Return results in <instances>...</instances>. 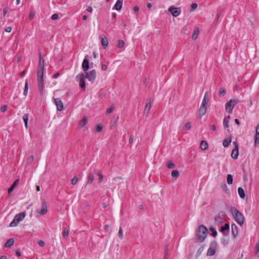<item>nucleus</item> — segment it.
Wrapping results in <instances>:
<instances>
[{
	"instance_id": "obj_1",
	"label": "nucleus",
	"mask_w": 259,
	"mask_h": 259,
	"mask_svg": "<svg viewBox=\"0 0 259 259\" xmlns=\"http://www.w3.org/2000/svg\"><path fill=\"white\" fill-rule=\"evenodd\" d=\"M44 60L41 56L39 55V62L38 66V71L37 73V79L38 85L39 89V92L41 95L43 94L44 86Z\"/></svg>"
},
{
	"instance_id": "obj_2",
	"label": "nucleus",
	"mask_w": 259,
	"mask_h": 259,
	"mask_svg": "<svg viewBox=\"0 0 259 259\" xmlns=\"http://www.w3.org/2000/svg\"><path fill=\"white\" fill-rule=\"evenodd\" d=\"M230 211L236 222L240 226H242L245 221V218L243 214L235 207H231Z\"/></svg>"
},
{
	"instance_id": "obj_3",
	"label": "nucleus",
	"mask_w": 259,
	"mask_h": 259,
	"mask_svg": "<svg viewBox=\"0 0 259 259\" xmlns=\"http://www.w3.org/2000/svg\"><path fill=\"white\" fill-rule=\"evenodd\" d=\"M208 234L207 228L204 225H200L199 227L197 232V240L199 242H203Z\"/></svg>"
},
{
	"instance_id": "obj_4",
	"label": "nucleus",
	"mask_w": 259,
	"mask_h": 259,
	"mask_svg": "<svg viewBox=\"0 0 259 259\" xmlns=\"http://www.w3.org/2000/svg\"><path fill=\"white\" fill-rule=\"evenodd\" d=\"M208 93L206 92L205 93L201 104L199 109V116L201 117L204 116L206 112L207 107V99L208 98Z\"/></svg>"
},
{
	"instance_id": "obj_5",
	"label": "nucleus",
	"mask_w": 259,
	"mask_h": 259,
	"mask_svg": "<svg viewBox=\"0 0 259 259\" xmlns=\"http://www.w3.org/2000/svg\"><path fill=\"white\" fill-rule=\"evenodd\" d=\"M25 217V213L24 212L19 213L16 214L13 221L11 222L10 227H16L18 224L24 219Z\"/></svg>"
},
{
	"instance_id": "obj_6",
	"label": "nucleus",
	"mask_w": 259,
	"mask_h": 259,
	"mask_svg": "<svg viewBox=\"0 0 259 259\" xmlns=\"http://www.w3.org/2000/svg\"><path fill=\"white\" fill-rule=\"evenodd\" d=\"M238 103V100L231 99L225 104V110L229 114H232L235 105Z\"/></svg>"
},
{
	"instance_id": "obj_7",
	"label": "nucleus",
	"mask_w": 259,
	"mask_h": 259,
	"mask_svg": "<svg viewBox=\"0 0 259 259\" xmlns=\"http://www.w3.org/2000/svg\"><path fill=\"white\" fill-rule=\"evenodd\" d=\"M85 77L91 83L95 82L96 78V71L95 70H92L85 73Z\"/></svg>"
},
{
	"instance_id": "obj_8",
	"label": "nucleus",
	"mask_w": 259,
	"mask_h": 259,
	"mask_svg": "<svg viewBox=\"0 0 259 259\" xmlns=\"http://www.w3.org/2000/svg\"><path fill=\"white\" fill-rule=\"evenodd\" d=\"M85 75L82 74H79L77 75L76 78L79 81V85L83 91L85 90V83L84 80Z\"/></svg>"
},
{
	"instance_id": "obj_9",
	"label": "nucleus",
	"mask_w": 259,
	"mask_h": 259,
	"mask_svg": "<svg viewBox=\"0 0 259 259\" xmlns=\"http://www.w3.org/2000/svg\"><path fill=\"white\" fill-rule=\"evenodd\" d=\"M168 11L171 13L172 15L175 17H178L181 14V9L180 8H176L174 7H170L168 9Z\"/></svg>"
},
{
	"instance_id": "obj_10",
	"label": "nucleus",
	"mask_w": 259,
	"mask_h": 259,
	"mask_svg": "<svg viewBox=\"0 0 259 259\" xmlns=\"http://www.w3.org/2000/svg\"><path fill=\"white\" fill-rule=\"evenodd\" d=\"M217 243L213 242L211 243L210 247L208 248L207 251V255L209 256L213 255L215 253V247Z\"/></svg>"
},
{
	"instance_id": "obj_11",
	"label": "nucleus",
	"mask_w": 259,
	"mask_h": 259,
	"mask_svg": "<svg viewBox=\"0 0 259 259\" xmlns=\"http://www.w3.org/2000/svg\"><path fill=\"white\" fill-rule=\"evenodd\" d=\"M54 103L57 106V109L58 111H61L63 110L64 107L63 103L59 99H54Z\"/></svg>"
},
{
	"instance_id": "obj_12",
	"label": "nucleus",
	"mask_w": 259,
	"mask_h": 259,
	"mask_svg": "<svg viewBox=\"0 0 259 259\" xmlns=\"http://www.w3.org/2000/svg\"><path fill=\"white\" fill-rule=\"evenodd\" d=\"M82 69L84 71H87L89 69V62L88 60V56L87 55L83 60L82 64Z\"/></svg>"
},
{
	"instance_id": "obj_13",
	"label": "nucleus",
	"mask_w": 259,
	"mask_h": 259,
	"mask_svg": "<svg viewBox=\"0 0 259 259\" xmlns=\"http://www.w3.org/2000/svg\"><path fill=\"white\" fill-rule=\"evenodd\" d=\"M47 212H48V207H47V203L46 201H44L42 202L41 208L40 210L38 211V212L41 215H44V214H46L47 213Z\"/></svg>"
},
{
	"instance_id": "obj_14",
	"label": "nucleus",
	"mask_w": 259,
	"mask_h": 259,
	"mask_svg": "<svg viewBox=\"0 0 259 259\" xmlns=\"http://www.w3.org/2000/svg\"><path fill=\"white\" fill-rule=\"evenodd\" d=\"M259 144V124L256 126L254 146L256 147Z\"/></svg>"
},
{
	"instance_id": "obj_15",
	"label": "nucleus",
	"mask_w": 259,
	"mask_h": 259,
	"mask_svg": "<svg viewBox=\"0 0 259 259\" xmlns=\"http://www.w3.org/2000/svg\"><path fill=\"white\" fill-rule=\"evenodd\" d=\"M123 1V0H117L114 6V9L120 11L122 8Z\"/></svg>"
},
{
	"instance_id": "obj_16",
	"label": "nucleus",
	"mask_w": 259,
	"mask_h": 259,
	"mask_svg": "<svg viewBox=\"0 0 259 259\" xmlns=\"http://www.w3.org/2000/svg\"><path fill=\"white\" fill-rule=\"evenodd\" d=\"M231 142H232L231 137L229 136V137H227L223 141V146L225 148L228 147L229 146L230 144L231 143Z\"/></svg>"
},
{
	"instance_id": "obj_17",
	"label": "nucleus",
	"mask_w": 259,
	"mask_h": 259,
	"mask_svg": "<svg viewBox=\"0 0 259 259\" xmlns=\"http://www.w3.org/2000/svg\"><path fill=\"white\" fill-rule=\"evenodd\" d=\"M230 118L231 116L230 115H228L224 118L223 120V125L225 128H228L229 127V123Z\"/></svg>"
},
{
	"instance_id": "obj_18",
	"label": "nucleus",
	"mask_w": 259,
	"mask_h": 259,
	"mask_svg": "<svg viewBox=\"0 0 259 259\" xmlns=\"http://www.w3.org/2000/svg\"><path fill=\"white\" fill-rule=\"evenodd\" d=\"M232 228V234L234 238H236V237L238 235V230H237V227L235 224H233L231 226Z\"/></svg>"
},
{
	"instance_id": "obj_19",
	"label": "nucleus",
	"mask_w": 259,
	"mask_h": 259,
	"mask_svg": "<svg viewBox=\"0 0 259 259\" xmlns=\"http://www.w3.org/2000/svg\"><path fill=\"white\" fill-rule=\"evenodd\" d=\"M150 108H151V99H148L147 100V103L145 105V107L144 109V112L147 114L148 113L150 110Z\"/></svg>"
},
{
	"instance_id": "obj_20",
	"label": "nucleus",
	"mask_w": 259,
	"mask_h": 259,
	"mask_svg": "<svg viewBox=\"0 0 259 259\" xmlns=\"http://www.w3.org/2000/svg\"><path fill=\"white\" fill-rule=\"evenodd\" d=\"M239 154V149H234L231 153V157L234 159H237Z\"/></svg>"
},
{
	"instance_id": "obj_21",
	"label": "nucleus",
	"mask_w": 259,
	"mask_h": 259,
	"mask_svg": "<svg viewBox=\"0 0 259 259\" xmlns=\"http://www.w3.org/2000/svg\"><path fill=\"white\" fill-rule=\"evenodd\" d=\"M101 44L102 46L105 48L108 46L109 42L106 36L101 37Z\"/></svg>"
},
{
	"instance_id": "obj_22",
	"label": "nucleus",
	"mask_w": 259,
	"mask_h": 259,
	"mask_svg": "<svg viewBox=\"0 0 259 259\" xmlns=\"http://www.w3.org/2000/svg\"><path fill=\"white\" fill-rule=\"evenodd\" d=\"M208 147V145L205 141H201L200 143V148L203 151L206 150Z\"/></svg>"
},
{
	"instance_id": "obj_23",
	"label": "nucleus",
	"mask_w": 259,
	"mask_h": 259,
	"mask_svg": "<svg viewBox=\"0 0 259 259\" xmlns=\"http://www.w3.org/2000/svg\"><path fill=\"white\" fill-rule=\"evenodd\" d=\"M14 243V240L13 238L8 239L4 245L5 247H10L12 246Z\"/></svg>"
},
{
	"instance_id": "obj_24",
	"label": "nucleus",
	"mask_w": 259,
	"mask_h": 259,
	"mask_svg": "<svg viewBox=\"0 0 259 259\" xmlns=\"http://www.w3.org/2000/svg\"><path fill=\"white\" fill-rule=\"evenodd\" d=\"M19 182V180L17 179V180H16L13 183V184L12 185V186H11V187L10 188L8 189V192L9 193V195L11 194V193L13 191L14 189L15 188V187H16V185L17 184V183H18Z\"/></svg>"
},
{
	"instance_id": "obj_25",
	"label": "nucleus",
	"mask_w": 259,
	"mask_h": 259,
	"mask_svg": "<svg viewBox=\"0 0 259 259\" xmlns=\"http://www.w3.org/2000/svg\"><path fill=\"white\" fill-rule=\"evenodd\" d=\"M8 12V8L7 7L5 8L3 10V15L2 17H0V23L4 24L5 22V17Z\"/></svg>"
},
{
	"instance_id": "obj_26",
	"label": "nucleus",
	"mask_w": 259,
	"mask_h": 259,
	"mask_svg": "<svg viewBox=\"0 0 259 259\" xmlns=\"http://www.w3.org/2000/svg\"><path fill=\"white\" fill-rule=\"evenodd\" d=\"M238 193L241 198H244L245 196V194L244 190L241 187L238 188Z\"/></svg>"
},
{
	"instance_id": "obj_27",
	"label": "nucleus",
	"mask_w": 259,
	"mask_h": 259,
	"mask_svg": "<svg viewBox=\"0 0 259 259\" xmlns=\"http://www.w3.org/2000/svg\"><path fill=\"white\" fill-rule=\"evenodd\" d=\"M229 228H230V226H229V224L226 223L223 226H222L221 227L220 231L224 233L225 231H228L229 230Z\"/></svg>"
},
{
	"instance_id": "obj_28",
	"label": "nucleus",
	"mask_w": 259,
	"mask_h": 259,
	"mask_svg": "<svg viewBox=\"0 0 259 259\" xmlns=\"http://www.w3.org/2000/svg\"><path fill=\"white\" fill-rule=\"evenodd\" d=\"M199 29L197 28V29H195L192 34V39L193 40H195L197 37H198V35L199 34Z\"/></svg>"
},
{
	"instance_id": "obj_29",
	"label": "nucleus",
	"mask_w": 259,
	"mask_h": 259,
	"mask_svg": "<svg viewBox=\"0 0 259 259\" xmlns=\"http://www.w3.org/2000/svg\"><path fill=\"white\" fill-rule=\"evenodd\" d=\"M87 123V118L86 117H84L79 122V126L81 127H83Z\"/></svg>"
},
{
	"instance_id": "obj_30",
	"label": "nucleus",
	"mask_w": 259,
	"mask_h": 259,
	"mask_svg": "<svg viewBox=\"0 0 259 259\" xmlns=\"http://www.w3.org/2000/svg\"><path fill=\"white\" fill-rule=\"evenodd\" d=\"M254 254L255 256L259 257V241L255 244Z\"/></svg>"
},
{
	"instance_id": "obj_31",
	"label": "nucleus",
	"mask_w": 259,
	"mask_h": 259,
	"mask_svg": "<svg viewBox=\"0 0 259 259\" xmlns=\"http://www.w3.org/2000/svg\"><path fill=\"white\" fill-rule=\"evenodd\" d=\"M94 180V175L92 173H90L88 177V183L91 184Z\"/></svg>"
},
{
	"instance_id": "obj_32",
	"label": "nucleus",
	"mask_w": 259,
	"mask_h": 259,
	"mask_svg": "<svg viewBox=\"0 0 259 259\" xmlns=\"http://www.w3.org/2000/svg\"><path fill=\"white\" fill-rule=\"evenodd\" d=\"M227 181L229 185H231L233 183V178L231 175L229 174L227 176Z\"/></svg>"
},
{
	"instance_id": "obj_33",
	"label": "nucleus",
	"mask_w": 259,
	"mask_h": 259,
	"mask_svg": "<svg viewBox=\"0 0 259 259\" xmlns=\"http://www.w3.org/2000/svg\"><path fill=\"white\" fill-rule=\"evenodd\" d=\"M28 91V81L26 80L25 83V88L23 92V94L25 96H27Z\"/></svg>"
},
{
	"instance_id": "obj_34",
	"label": "nucleus",
	"mask_w": 259,
	"mask_h": 259,
	"mask_svg": "<svg viewBox=\"0 0 259 259\" xmlns=\"http://www.w3.org/2000/svg\"><path fill=\"white\" fill-rule=\"evenodd\" d=\"M23 119L25 123V127L27 128L28 126V117L27 114H24L23 116Z\"/></svg>"
},
{
	"instance_id": "obj_35",
	"label": "nucleus",
	"mask_w": 259,
	"mask_h": 259,
	"mask_svg": "<svg viewBox=\"0 0 259 259\" xmlns=\"http://www.w3.org/2000/svg\"><path fill=\"white\" fill-rule=\"evenodd\" d=\"M171 175L172 177L176 178L179 176L180 173L178 170H173L171 171Z\"/></svg>"
},
{
	"instance_id": "obj_36",
	"label": "nucleus",
	"mask_w": 259,
	"mask_h": 259,
	"mask_svg": "<svg viewBox=\"0 0 259 259\" xmlns=\"http://www.w3.org/2000/svg\"><path fill=\"white\" fill-rule=\"evenodd\" d=\"M168 168H172L175 166V164L171 161H168L166 163Z\"/></svg>"
},
{
	"instance_id": "obj_37",
	"label": "nucleus",
	"mask_w": 259,
	"mask_h": 259,
	"mask_svg": "<svg viewBox=\"0 0 259 259\" xmlns=\"http://www.w3.org/2000/svg\"><path fill=\"white\" fill-rule=\"evenodd\" d=\"M226 94L225 89L224 88H221L219 91V95L220 96H224Z\"/></svg>"
},
{
	"instance_id": "obj_38",
	"label": "nucleus",
	"mask_w": 259,
	"mask_h": 259,
	"mask_svg": "<svg viewBox=\"0 0 259 259\" xmlns=\"http://www.w3.org/2000/svg\"><path fill=\"white\" fill-rule=\"evenodd\" d=\"M97 175L99 177L98 182H99V183H101L103 181V179L102 172L101 171H98L97 172Z\"/></svg>"
},
{
	"instance_id": "obj_39",
	"label": "nucleus",
	"mask_w": 259,
	"mask_h": 259,
	"mask_svg": "<svg viewBox=\"0 0 259 259\" xmlns=\"http://www.w3.org/2000/svg\"><path fill=\"white\" fill-rule=\"evenodd\" d=\"M197 6L198 5L196 3H192L191 5L190 11L193 12L197 8Z\"/></svg>"
},
{
	"instance_id": "obj_40",
	"label": "nucleus",
	"mask_w": 259,
	"mask_h": 259,
	"mask_svg": "<svg viewBox=\"0 0 259 259\" xmlns=\"http://www.w3.org/2000/svg\"><path fill=\"white\" fill-rule=\"evenodd\" d=\"M124 42L123 40H119L118 41V44H117V47L119 48H122L124 47Z\"/></svg>"
},
{
	"instance_id": "obj_41",
	"label": "nucleus",
	"mask_w": 259,
	"mask_h": 259,
	"mask_svg": "<svg viewBox=\"0 0 259 259\" xmlns=\"http://www.w3.org/2000/svg\"><path fill=\"white\" fill-rule=\"evenodd\" d=\"M191 124L190 122L187 123L184 127H183V130L184 131H188L191 128Z\"/></svg>"
},
{
	"instance_id": "obj_42",
	"label": "nucleus",
	"mask_w": 259,
	"mask_h": 259,
	"mask_svg": "<svg viewBox=\"0 0 259 259\" xmlns=\"http://www.w3.org/2000/svg\"><path fill=\"white\" fill-rule=\"evenodd\" d=\"M69 231L67 228H65L63 230V236L64 238H67L68 236Z\"/></svg>"
},
{
	"instance_id": "obj_43",
	"label": "nucleus",
	"mask_w": 259,
	"mask_h": 259,
	"mask_svg": "<svg viewBox=\"0 0 259 259\" xmlns=\"http://www.w3.org/2000/svg\"><path fill=\"white\" fill-rule=\"evenodd\" d=\"M114 105H111L110 106V107H109V108H108L106 110V114H109L110 113H111L113 110H114Z\"/></svg>"
},
{
	"instance_id": "obj_44",
	"label": "nucleus",
	"mask_w": 259,
	"mask_h": 259,
	"mask_svg": "<svg viewBox=\"0 0 259 259\" xmlns=\"http://www.w3.org/2000/svg\"><path fill=\"white\" fill-rule=\"evenodd\" d=\"M102 129H103L102 126L100 124H98L96 126L95 130H96V132L99 133L102 131Z\"/></svg>"
},
{
	"instance_id": "obj_45",
	"label": "nucleus",
	"mask_w": 259,
	"mask_h": 259,
	"mask_svg": "<svg viewBox=\"0 0 259 259\" xmlns=\"http://www.w3.org/2000/svg\"><path fill=\"white\" fill-rule=\"evenodd\" d=\"M210 230L211 232L212 236L214 237H215L217 235V232L213 228H210Z\"/></svg>"
},
{
	"instance_id": "obj_46",
	"label": "nucleus",
	"mask_w": 259,
	"mask_h": 259,
	"mask_svg": "<svg viewBox=\"0 0 259 259\" xmlns=\"http://www.w3.org/2000/svg\"><path fill=\"white\" fill-rule=\"evenodd\" d=\"M77 181H78V179H77V177H73L72 178V179L71 180V184L72 185H75L77 183Z\"/></svg>"
},
{
	"instance_id": "obj_47",
	"label": "nucleus",
	"mask_w": 259,
	"mask_h": 259,
	"mask_svg": "<svg viewBox=\"0 0 259 259\" xmlns=\"http://www.w3.org/2000/svg\"><path fill=\"white\" fill-rule=\"evenodd\" d=\"M59 18V15L58 14L56 13V14H54L53 15H52L51 16V19L52 20H56L57 19H58Z\"/></svg>"
},
{
	"instance_id": "obj_48",
	"label": "nucleus",
	"mask_w": 259,
	"mask_h": 259,
	"mask_svg": "<svg viewBox=\"0 0 259 259\" xmlns=\"http://www.w3.org/2000/svg\"><path fill=\"white\" fill-rule=\"evenodd\" d=\"M118 236L120 238H122L123 237L122 229L121 227L119 228L118 231Z\"/></svg>"
},
{
	"instance_id": "obj_49",
	"label": "nucleus",
	"mask_w": 259,
	"mask_h": 259,
	"mask_svg": "<svg viewBox=\"0 0 259 259\" xmlns=\"http://www.w3.org/2000/svg\"><path fill=\"white\" fill-rule=\"evenodd\" d=\"M7 108H8V107L7 105H3L1 107V111L2 112H5L7 110Z\"/></svg>"
},
{
	"instance_id": "obj_50",
	"label": "nucleus",
	"mask_w": 259,
	"mask_h": 259,
	"mask_svg": "<svg viewBox=\"0 0 259 259\" xmlns=\"http://www.w3.org/2000/svg\"><path fill=\"white\" fill-rule=\"evenodd\" d=\"M34 16H35V13H34V12L33 11H32V12L30 13V14H29V19L30 20H32V19L34 18Z\"/></svg>"
},
{
	"instance_id": "obj_51",
	"label": "nucleus",
	"mask_w": 259,
	"mask_h": 259,
	"mask_svg": "<svg viewBox=\"0 0 259 259\" xmlns=\"http://www.w3.org/2000/svg\"><path fill=\"white\" fill-rule=\"evenodd\" d=\"M37 244L40 246H41V247L44 246L45 245V243L43 240H39L38 241H37Z\"/></svg>"
},
{
	"instance_id": "obj_52",
	"label": "nucleus",
	"mask_w": 259,
	"mask_h": 259,
	"mask_svg": "<svg viewBox=\"0 0 259 259\" xmlns=\"http://www.w3.org/2000/svg\"><path fill=\"white\" fill-rule=\"evenodd\" d=\"M134 141V135H131L130 137V139H129V143L132 144L133 142Z\"/></svg>"
},
{
	"instance_id": "obj_53",
	"label": "nucleus",
	"mask_w": 259,
	"mask_h": 259,
	"mask_svg": "<svg viewBox=\"0 0 259 259\" xmlns=\"http://www.w3.org/2000/svg\"><path fill=\"white\" fill-rule=\"evenodd\" d=\"M12 31V27L10 26L6 27L5 31L7 32H10Z\"/></svg>"
},
{
	"instance_id": "obj_54",
	"label": "nucleus",
	"mask_w": 259,
	"mask_h": 259,
	"mask_svg": "<svg viewBox=\"0 0 259 259\" xmlns=\"http://www.w3.org/2000/svg\"><path fill=\"white\" fill-rule=\"evenodd\" d=\"M233 144L235 146V149H239V145L236 141H234Z\"/></svg>"
},
{
	"instance_id": "obj_55",
	"label": "nucleus",
	"mask_w": 259,
	"mask_h": 259,
	"mask_svg": "<svg viewBox=\"0 0 259 259\" xmlns=\"http://www.w3.org/2000/svg\"><path fill=\"white\" fill-rule=\"evenodd\" d=\"M33 160H34V156L32 155L29 156V157L28 158V160L29 162H32L33 161Z\"/></svg>"
},
{
	"instance_id": "obj_56",
	"label": "nucleus",
	"mask_w": 259,
	"mask_h": 259,
	"mask_svg": "<svg viewBox=\"0 0 259 259\" xmlns=\"http://www.w3.org/2000/svg\"><path fill=\"white\" fill-rule=\"evenodd\" d=\"M107 68V66L106 64H102L101 69L103 70H106Z\"/></svg>"
},
{
	"instance_id": "obj_57",
	"label": "nucleus",
	"mask_w": 259,
	"mask_h": 259,
	"mask_svg": "<svg viewBox=\"0 0 259 259\" xmlns=\"http://www.w3.org/2000/svg\"><path fill=\"white\" fill-rule=\"evenodd\" d=\"M87 11L89 13H92L93 11V9L91 6H89L87 8Z\"/></svg>"
},
{
	"instance_id": "obj_58",
	"label": "nucleus",
	"mask_w": 259,
	"mask_h": 259,
	"mask_svg": "<svg viewBox=\"0 0 259 259\" xmlns=\"http://www.w3.org/2000/svg\"><path fill=\"white\" fill-rule=\"evenodd\" d=\"M219 219H220V214H218L217 216H215V222L219 223L220 222V220H218Z\"/></svg>"
},
{
	"instance_id": "obj_59",
	"label": "nucleus",
	"mask_w": 259,
	"mask_h": 259,
	"mask_svg": "<svg viewBox=\"0 0 259 259\" xmlns=\"http://www.w3.org/2000/svg\"><path fill=\"white\" fill-rule=\"evenodd\" d=\"M59 76H60V73L59 72H57L55 74H54V78H57L58 77H59Z\"/></svg>"
},
{
	"instance_id": "obj_60",
	"label": "nucleus",
	"mask_w": 259,
	"mask_h": 259,
	"mask_svg": "<svg viewBox=\"0 0 259 259\" xmlns=\"http://www.w3.org/2000/svg\"><path fill=\"white\" fill-rule=\"evenodd\" d=\"M134 11H135V12H138V11H139V7H138V6H135V7H134Z\"/></svg>"
},
{
	"instance_id": "obj_61",
	"label": "nucleus",
	"mask_w": 259,
	"mask_h": 259,
	"mask_svg": "<svg viewBox=\"0 0 259 259\" xmlns=\"http://www.w3.org/2000/svg\"><path fill=\"white\" fill-rule=\"evenodd\" d=\"M211 128L212 131H215L216 130V127L214 124H212L211 126Z\"/></svg>"
},
{
	"instance_id": "obj_62",
	"label": "nucleus",
	"mask_w": 259,
	"mask_h": 259,
	"mask_svg": "<svg viewBox=\"0 0 259 259\" xmlns=\"http://www.w3.org/2000/svg\"><path fill=\"white\" fill-rule=\"evenodd\" d=\"M16 254L18 256H21V252L19 250H17L16 251Z\"/></svg>"
},
{
	"instance_id": "obj_63",
	"label": "nucleus",
	"mask_w": 259,
	"mask_h": 259,
	"mask_svg": "<svg viewBox=\"0 0 259 259\" xmlns=\"http://www.w3.org/2000/svg\"><path fill=\"white\" fill-rule=\"evenodd\" d=\"M235 122L238 125H240V121H239V120L238 119H235Z\"/></svg>"
},
{
	"instance_id": "obj_64",
	"label": "nucleus",
	"mask_w": 259,
	"mask_h": 259,
	"mask_svg": "<svg viewBox=\"0 0 259 259\" xmlns=\"http://www.w3.org/2000/svg\"><path fill=\"white\" fill-rule=\"evenodd\" d=\"M25 75V71H23L21 72V73H20V76L21 77L24 76Z\"/></svg>"
}]
</instances>
